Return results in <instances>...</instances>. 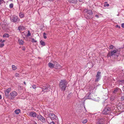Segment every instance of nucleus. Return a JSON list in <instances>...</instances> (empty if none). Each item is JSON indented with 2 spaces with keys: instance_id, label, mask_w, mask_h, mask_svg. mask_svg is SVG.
<instances>
[{
  "instance_id": "f257e3e1",
  "label": "nucleus",
  "mask_w": 124,
  "mask_h": 124,
  "mask_svg": "<svg viewBox=\"0 0 124 124\" xmlns=\"http://www.w3.org/2000/svg\"><path fill=\"white\" fill-rule=\"evenodd\" d=\"M118 51L117 49L114 50H111L110 52H109L107 54V56L108 58L109 57L110 58L112 57L114 58H116L118 57V54L117 51Z\"/></svg>"
},
{
  "instance_id": "f03ea898",
  "label": "nucleus",
  "mask_w": 124,
  "mask_h": 124,
  "mask_svg": "<svg viewBox=\"0 0 124 124\" xmlns=\"http://www.w3.org/2000/svg\"><path fill=\"white\" fill-rule=\"evenodd\" d=\"M68 82L65 79H63L60 81L59 84L60 88L61 90L64 92L66 90Z\"/></svg>"
},
{
  "instance_id": "7ed1b4c3",
  "label": "nucleus",
  "mask_w": 124,
  "mask_h": 124,
  "mask_svg": "<svg viewBox=\"0 0 124 124\" xmlns=\"http://www.w3.org/2000/svg\"><path fill=\"white\" fill-rule=\"evenodd\" d=\"M84 11L85 12V17L87 19H92L93 17L92 15H93V12L91 10L87 9H85Z\"/></svg>"
},
{
  "instance_id": "20e7f679",
  "label": "nucleus",
  "mask_w": 124,
  "mask_h": 124,
  "mask_svg": "<svg viewBox=\"0 0 124 124\" xmlns=\"http://www.w3.org/2000/svg\"><path fill=\"white\" fill-rule=\"evenodd\" d=\"M11 21L14 23H18L20 21V19L18 16L16 15H13L10 18Z\"/></svg>"
},
{
  "instance_id": "39448f33",
  "label": "nucleus",
  "mask_w": 124,
  "mask_h": 124,
  "mask_svg": "<svg viewBox=\"0 0 124 124\" xmlns=\"http://www.w3.org/2000/svg\"><path fill=\"white\" fill-rule=\"evenodd\" d=\"M105 122L104 118H99L96 120V124H103Z\"/></svg>"
},
{
  "instance_id": "423d86ee",
  "label": "nucleus",
  "mask_w": 124,
  "mask_h": 124,
  "mask_svg": "<svg viewBox=\"0 0 124 124\" xmlns=\"http://www.w3.org/2000/svg\"><path fill=\"white\" fill-rule=\"evenodd\" d=\"M17 94V93L15 91H13L10 93L9 96H10V99H13L16 96Z\"/></svg>"
},
{
  "instance_id": "0eeeda50",
  "label": "nucleus",
  "mask_w": 124,
  "mask_h": 124,
  "mask_svg": "<svg viewBox=\"0 0 124 124\" xmlns=\"http://www.w3.org/2000/svg\"><path fill=\"white\" fill-rule=\"evenodd\" d=\"M37 117L43 123H45L46 122V120L44 117L40 115H38L37 116Z\"/></svg>"
},
{
  "instance_id": "6e6552de",
  "label": "nucleus",
  "mask_w": 124,
  "mask_h": 124,
  "mask_svg": "<svg viewBox=\"0 0 124 124\" xmlns=\"http://www.w3.org/2000/svg\"><path fill=\"white\" fill-rule=\"evenodd\" d=\"M42 90L41 93H43L45 92H48L50 90V88L48 87H44L43 88H41Z\"/></svg>"
},
{
  "instance_id": "1a4fd4ad",
  "label": "nucleus",
  "mask_w": 124,
  "mask_h": 124,
  "mask_svg": "<svg viewBox=\"0 0 124 124\" xmlns=\"http://www.w3.org/2000/svg\"><path fill=\"white\" fill-rule=\"evenodd\" d=\"M110 110V109L109 108H106L103 112V114H107L108 113Z\"/></svg>"
},
{
  "instance_id": "9d476101",
  "label": "nucleus",
  "mask_w": 124,
  "mask_h": 124,
  "mask_svg": "<svg viewBox=\"0 0 124 124\" xmlns=\"http://www.w3.org/2000/svg\"><path fill=\"white\" fill-rule=\"evenodd\" d=\"M48 116L51 119H54L56 118L57 116L53 113H50L48 114Z\"/></svg>"
},
{
  "instance_id": "9b49d317",
  "label": "nucleus",
  "mask_w": 124,
  "mask_h": 124,
  "mask_svg": "<svg viewBox=\"0 0 124 124\" xmlns=\"http://www.w3.org/2000/svg\"><path fill=\"white\" fill-rule=\"evenodd\" d=\"M53 64L54 67L57 69H59L61 67V66L56 62H54Z\"/></svg>"
},
{
  "instance_id": "f8f14e48",
  "label": "nucleus",
  "mask_w": 124,
  "mask_h": 124,
  "mask_svg": "<svg viewBox=\"0 0 124 124\" xmlns=\"http://www.w3.org/2000/svg\"><path fill=\"white\" fill-rule=\"evenodd\" d=\"M101 73L100 72H98L96 76V78L95 80V81H98L99 80V78L100 76V74Z\"/></svg>"
},
{
  "instance_id": "ddd939ff",
  "label": "nucleus",
  "mask_w": 124,
  "mask_h": 124,
  "mask_svg": "<svg viewBox=\"0 0 124 124\" xmlns=\"http://www.w3.org/2000/svg\"><path fill=\"white\" fill-rule=\"evenodd\" d=\"M30 115L31 116H32L34 117H35L37 116L36 113L34 111L30 112Z\"/></svg>"
},
{
  "instance_id": "4468645a",
  "label": "nucleus",
  "mask_w": 124,
  "mask_h": 124,
  "mask_svg": "<svg viewBox=\"0 0 124 124\" xmlns=\"http://www.w3.org/2000/svg\"><path fill=\"white\" fill-rule=\"evenodd\" d=\"M119 90H120V91L121 90V89L118 88H116L115 89L113 92V93L114 94H116L118 92V91Z\"/></svg>"
},
{
  "instance_id": "2eb2a0df",
  "label": "nucleus",
  "mask_w": 124,
  "mask_h": 124,
  "mask_svg": "<svg viewBox=\"0 0 124 124\" xmlns=\"http://www.w3.org/2000/svg\"><path fill=\"white\" fill-rule=\"evenodd\" d=\"M48 65L49 67L50 68H53L54 67V64L50 62L48 63Z\"/></svg>"
},
{
  "instance_id": "dca6fc26",
  "label": "nucleus",
  "mask_w": 124,
  "mask_h": 124,
  "mask_svg": "<svg viewBox=\"0 0 124 124\" xmlns=\"http://www.w3.org/2000/svg\"><path fill=\"white\" fill-rule=\"evenodd\" d=\"M69 1L71 3H77V0H69Z\"/></svg>"
},
{
  "instance_id": "f3484780",
  "label": "nucleus",
  "mask_w": 124,
  "mask_h": 124,
  "mask_svg": "<svg viewBox=\"0 0 124 124\" xmlns=\"http://www.w3.org/2000/svg\"><path fill=\"white\" fill-rule=\"evenodd\" d=\"M21 112L20 110L19 109H16L15 110V112L16 114H18Z\"/></svg>"
},
{
  "instance_id": "a211bd4d",
  "label": "nucleus",
  "mask_w": 124,
  "mask_h": 124,
  "mask_svg": "<svg viewBox=\"0 0 124 124\" xmlns=\"http://www.w3.org/2000/svg\"><path fill=\"white\" fill-rule=\"evenodd\" d=\"M3 37H7L8 38L9 37V35L8 33H5L3 35Z\"/></svg>"
},
{
  "instance_id": "6ab92c4d",
  "label": "nucleus",
  "mask_w": 124,
  "mask_h": 124,
  "mask_svg": "<svg viewBox=\"0 0 124 124\" xmlns=\"http://www.w3.org/2000/svg\"><path fill=\"white\" fill-rule=\"evenodd\" d=\"M40 44L43 46H44L45 45V42L42 40H41L40 41Z\"/></svg>"
},
{
  "instance_id": "aec40b11",
  "label": "nucleus",
  "mask_w": 124,
  "mask_h": 124,
  "mask_svg": "<svg viewBox=\"0 0 124 124\" xmlns=\"http://www.w3.org/2000/svg\"><path fill=\"white\" fill-rule=\"evenodd\" d=\"M18 41L20 45H22L23 44V41L22 39H19L18 40Z\"/></svg>"
},
{
  "instance_id": "412c9836",
  "label": "nucleus",
  "mask_w": 124,
  "mask_h": 124,
  "mask_svg": "<svg viewBox=\"0 0 124 124\" xmlns=\"http://www.w3.org/2000/svg\"><path fill=\"white\" fill-rule=\"evenodd\" d=\"M19 16L21 18H22L24 16V14L22 13H21L19 14Z\"/></svg>"
},
{
  "instance_id": "4be33fe9",
  "label": "nucleus",
  "mask_w": 124,
  "mask_h": 124,
  "mask_svg": "<svg viewBox=\"0 0 124 124\" xmlns=\"http://www.w3.org/2000/svg\"><path fill=\"white\" fill-rule=\"evenodd\" d=\"M11 88H9L8 89H7L6 90V91H5V92L9 93V92L11 91Z\"/></svg>"
},
{
  "instance_id": "5701e85b",
  "label": "nucleus",
  "mask_w": 124,
  "mask_h": 124,
  "mask_svg": "<svg viewBox=\"0 0 124 124\" xmlns=\"http://www.w3.org/2000/svg\"><path fill=\"white\" fill-rule=\"evenodd\" d=\"M109 5V4H107V2H105L104 5V6L105 7H108Z\"/></svg>"
},
{
  "instance_id": "b1692460",
  "label": "nucleus",
  "mask_w": 124,
  "mask_h": 124,
  "mask_svg": "<svg viewBox=\"0 0 124 124\" xmlns=\"http://www.w3.org/2000/svg\"><path fill=\"white\" fill-rule=\"evenodd\" d=\"M12 67L13 70H15L17 68L14 65H12Z\"/></svg>"
},
{
  "instance_id": "393cba45",
  "label": "nucleus",
  "mask_w": 124,
  "mask_h": 124,
  "mask_svg": "<svg viewBox=\"0 0 124 124\" xmlns=\"http://www.w3.org/2000/svg\"><path fill=\"white\" fill-rule=\"evenodd\" d=\"M120 83L122 85H123L124 84V80H119Z\"/></svg>"
},
{
  "instance_id": "a878e982",
  "label": "nucleus",
  "mask_w": 124,
  "mask_h": 124,
  "mask_svg": "<svg viewBox=\"0 0 124 124\" xmlns=\"http://www.w3.org/2000/svg\"><path fill=\"white\" fill-rule=\"evenodd\" d=\"M5 92V95L6 98H8V93Z\"/></svg>"
},
{
  "instance_id": "bb28decb",
  "label": "nucleus",
  "mask_w": 124,
  "mask_h": 124,
  "mask_svg": "<svg viewBox=\"0 0 124 124\" xmlns=\"http://www.w3.org/2000/svg\"><path fill=\"white\" fill-rule=\"evenodd\" d=\"M13 7V3H11L9 5V7L11 8H12Z\"/></svg>"
},
{
  "instance_id": "cd10ccee",
  "label": "nucleus",
  "mask_w": 124,
  "mask_h": 124,
  "mask_svg": "<svg viewBox=\"0 0 124 124\" xmlns=\"http://www.w3.org/2000/svg\"><path fill=\"white\" fill-rule=\"evenodd\" d=\"M87 121V119H85L83 121L82 123L83 124H85L86 123Z\"/></svg>"
},
{
  "instance_id": "c85d7f7f",
  "label": "nucleus",
  "mask_w": 124,
  "mask_h": 124,
  "mask_svg": "<svg viewBox=\"0 0 124 124\" xmlns=\"http://www.w3.org/2000/svg\"><path fill=\"white\" fill-rule=\"evenodd\" d=\"M15 76L16 77H19L20 75L18 73H16L15 74Z\"/></svg>"
},
{
  "instance_id": "c756f323",
  "label": "nucleus",
  "mask_w": 124,
  "mask_h": 124,
  "mask_svg": "<svg viewBox=\"0 0 124 124\" xmlns=\"http://www.w3.org/2000/svg\"><path fill=\"white\" fill-rule=\"evenodd\" d=\"M31 35V34L30 33V31H28V33L27 35V36L28 37H29Z\"/></svg>"
},
{
  "instance_id": "7c9ffc66",
  "label": "nucleus",
  "mask_w": 124,
  "mask_h": 124,
  "mask_svg": "<svg viewBox=\"0 0 124 124\" xmlns=\"http://www.w3.org/2000/svg\"><path fill=\"white\" fill-rule=\"evenodd\" d=\"M46 34L45 33H43V37L45 39H46Z\"/></svg>"
},
{
  "instance_id": "2f4dec72",
  "label": "nucleus",
  "mask_w": 124,
  "mask_h": 124,
  "mask_svg": "<svg viewBox=\"0 0 124 124\" xmlns=\"http://www.w3.org/2000/svg\"><path fill=\"white\" fill-rule=\"evenodd\" d=\"M72 95V93H70L68 95V97H71V96Z\"/></svg>"
},
{
  "instance_id": "473e14b6",
  "label": "nucleus",
  "mask_w": 124,
  "mask_h": 124,
  "mask_svg": "<svg viewBox=\"0 0 124 124\" xmlns=\"http://www.w3.org/2000/svg\"><path fill=\"white\" fill-rule=\"evenodd\" d=\"M4 46V44L3 43H1L0 44V47H2Z\"/></svg>"
},
{
  "instance_id": "72a5a7b5",
  "label": "nucleus",
  "mask_w": 124,
  "mask_h": 124,
  "mask_svg": "<svg viewBox=\"0 0 124 124\" xmlns=\"http://www.w3.org/2000/svg\"><path fill=\"white\" fill-rule=\"evenodd\" d=\"M32 41L33 42H37V41L35 40V39H33V38L32 39Z\"/></svg>"
},
{
  "instance_id": "f704fd0d",
  "label": "nucleus",
  "mask_w": 124,
  "mask_h": 124,
  "mask_svg": "<svg viewBox=\"0 0 124 124\" xmlns=\"http://www.w3.org/2000/svg\"><path fill=\"white\" fill-rule=\"evenodd\" d=\"M32 87L33 89H35L36 88V85H33L32 86Z\"/></svg>"
},
{
  "instance_id": "c9c22d12",
  "label": "nucleus",
  "mask_w": 124,
  "mask_h": 124,
  "mask_svg": "<svg viewBox=\"0 0 124 124\" xmlns=\"http://www.w3.org/2000/svg\"><path fill=\"white\" fill-rule=\"evenodd\" d=\"M22 27H23L19 26L18 28V29L20 31L21 30H22Z\"/></svg>"
},
{
  "instance_id": "e433bc0d",
  "label": "nucleus",
  "mask_w": 124,
  "mask_h": 124,
  "mask_svg": "<svg viewBox=\"0 0 124 124\" xmlns=\"http://www.w3.org/2000/svg\"><path fill=\"white\" fill-rule=\"evenodd\" d=\"M113 45H111L109 46V48L110 49H112L113 48Z\"/></svg>"
},
{
  "instance_id": "4c0bfd02",
  "label": "nucleus",
  "mask_w": 124,
  "mask_h": 124,
  "mask_svg": "<svg viewBox=\"0 0 124 124\" xmlns=\"http://www.w3.org/2000/svg\"><path fill=\"white\" fill-rule=\"evenodd\" d=\"M3 0H0V4L3 2Z\"/></svg>"
},
{
  "instance_id": "58836bf2",
  "label": "nucleus",
  "mask_w": 124,
  "mask_h": 124,
  "mask_svg": "<svg viewBox=\"0 0 124 124\" xmlns=\"http://www.w3.org/2000/svg\"><path fill=\"white\" fill-rule=\"evenodd\" d=\"M121 100L122 101H124V97H121Z\"/></svg>"
},
{
  "instance_id": "ea45409f",
  "label": "nucleus",
  "mask_w": 124,
  "mask_h": 124,
  "mask_svg": "<svg viewBox=\"0 0 124 124\" xmlns=\"http://www.w3.org/2000/svg\"><path fill=\"white\" fill-rule=\"evenodd\" d=\"M5 40H2V39H1L0 40V42L1 43H3L4 42Z\"/></svg>"
},
{
  "instance_id": "a19ab883",
  "label": "nucleus",
  "mask_w": 124,
  "mask_h": 124,
  "mask_svg": "<svg viewBox=\"0 0 124 124\" xmlns=\"http://www.w3.org/2000/svg\"><path fill=\"white\" fill-rule=\"evenodd\" d=\"M50 124H55L54 123L53 121L51 122L50 123Z\"/></svg>"
},
{
  "instance_id": "79ce46f5",
  "label": "nucleus",
  "mask_w": 124,
  "mask_h": 124,
  "mask_svg": "<svg viewBox=\"0 0 124 124\" xmlns=\"http://www.w3.org/2000/svg\"><path fill=\"white\" fill-rule=\"evenodd\" d=\"M121 26L122 28H124V23L122 24Z\"/></svg>"
},
{
  "instance_id": "37998d69",
  "label": "nucleus",
  "mask_w": 124,
  "mask_h": 124,
  "mask_svg": "<svg viewBox=\"0 0 124 124\" xmlns=\"http://www.w3.org/2000/svg\"><path fill=\"white\" fill-rule=\"evenodd\" d=\"M116 27H118L119 28H120V26L118 25H116Z\"/></svg>"
},
{
  "instance_id": "c03bdc74",
  "label": "nucleus",
  "mask_w": 124,
  "mask_h": 124,
  "mask_svg": "<svg viewBox=\"0 0 124 124\" xmlns=\"http://www.w3.org/2000/svg\"><path fill=\"white\" fill-rule=\"evenodd\" d=\"M95 16L96 17H97V18H98L99 17V16L98 15H95Z\"/></svg>"
},
{
  "instance_id": "a18cd8bd",
  "label": "nucleus",
  "mask_w": 124,
  "mask_h": 124,
  "mask_svg": "<svg viewBox=\"0 0 124 124\" xmlns=\"http://www.w3.org/2000/svg\"><path fill=\"white\" fill-rule=\"evenodd\" d=\"M2 98V97L0 95V99H1Z\"/></svg>"
},
{
  "instance_id": "49530a36",
  "label": "nucleus",
  "mask_w": 124,
  "mask_h": 124,
  "mask_svg": "<svg viewBox=\"0 0 124 124\" xmlns=\"http://www.w3.org/2000/svg\"><path fill=\"white\" fill-rule=\"evenodd\" d=\"M23 83L25 85H26V83L25 82V81H24L23 82Z\"/></svg>"
},
{
  "instance_id": "de8ad7c7",
  "label": "nucleus",
  "mask_w": 124,
  "mask_h": 124,
  "mask_svg": "<svg viewBox=\"0 0 124 124\" xmlns=\"http://www.w3.org/2000/svg\"><path fill=\"white\" fill-rule=\"evenodd\" d=\"M46 111H47V112H49L50 111V110H46Z\"/></svg>"
},
{
  "instance_id": "09e8293b",
  "label": "nucleus",
  "mask_w": 124,
  "mask_h": 124,
  "mask_svg": "<svg viewBox=\"0 0 124 124\" xmlns=\"http://www.w3.org/2000/svg\"><path fill=\"white\" fill-rule=\"evenodd\" d=\"M23 50L24 51L25 50V48H23Z\"/></svg>"
},
{
  "instance_id": "8fccbe9b",
  "label": "nucleus",
  "mask_w": 124,
  "mask_h": 124,
  "mask_svg": "<svg viewBox=\"0 0 124 124\" xmlns=\"http://www.w3.org/2000/svg\"><path fill=\"white\" fill-rule=\"evenodd\" d=\"M89 96H88V97H87V96L86 97L87 98V99H89V98H88Z\"/></svg>"
},
{
  "instance_id": "3c124183",
  "label": "nucleus",
  "mask_w": 124,
  "mask_h": 124,
  "mask_svg": "<svg viewBox=\"0 0 124 124\" xmlns=\"http://www.w3.org/2000/svg\"><path fill=\"white\" fill-rule=\"evenodd\" d=\"M33 124H37L36 123H35Z\"/></svg>"
},
{
  "instance_id": "603ef678",
  "label": "nucleus",
  "mask_w": 124,
  "mask_h": 124,
  "mask_svg": "<svg viewBox=\"0 0 124 124\" xmlns=\"http://www.w3.org/2000/svg\"><path fill=\"white\" fill-rule=\"evenodd\" d=\"M79 1H81V0H79Z\"/></svg>"
},
{
  "instance_id": "864d4df0",
  "label": "nucleus",
  "mask_w": 124,
  "mask_h": 124,
  "mask_svg": "<svg viewBox=\"0 0 124 124\" xmlns=\"http://www.w3.org/2000/svg\"><path fill=\"white\" fill-rule=\"evenodd\" d=\"M120 51V50H118V51Z\"/></svg>"
},
{
  "instance_id": "5fc2aeb1",
  "label": "nucleus",
  "mask_w": 124,
  "mask_h": 124,
  "mask_svg": "<svg viewBox=\"0 0 124 124\" xmlns=\"http://www.w3.org/2000/svg\"><path fill=\"white\" fill-rule=\"evenodd\" d=\"M1 25V23H0V26Z\"/></svg>"
}]
</instances>
